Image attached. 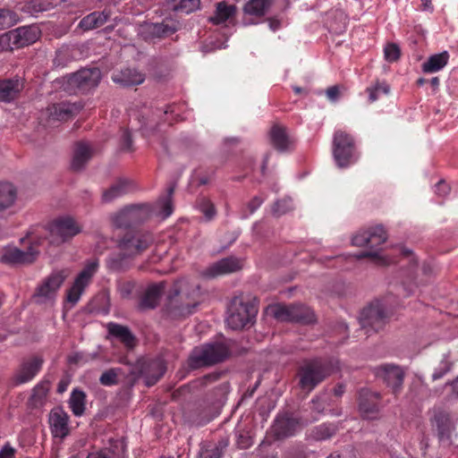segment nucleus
Returning a JSON list of instances; mask_svg holds the SVG:
<instances>
[{"label": "nucleus", "instance_id": "39", "mask_svg": "<svg viewBox=\"0 0 458 458\" xmlns=\"http://www.w3.org/2000/svg\"><path fill=\"white\" fill-rule=\"evenodd\" d=\"M52 4L47 0H30L21 7V10L30 15L37 16L39 13L50 10Z\"/></svg>", "mask_w": 458, "mask_h": 458}, {"label": "nucleus", "instance_id": "27", "mask_svg": "<svg viewBox=\"0 0 458 458\" xmlns=\"http://www.w3.org/2000/svg\"><path fill=\"white\" fill-rule=\"evenodd\" d=\"M95 153L94 148L86 141H78L74 147L72 169L81 171Z\"/></svg>", "mask_w": 458, "mask_h": 458}, {"label": "nucleus", "instance_id": "42", "mask_svg": "<svg viewBox=\"0 0 458 458\" xmlns=\"http://www.w3.org/2000/svg\"><path fill=\"white\" fill-rule=\"evenodd\" d=\"M50 390V381L47 379L41 380L37 384L31 394V401L34 405H42Z\"/></svg>", "mask_w": 458, "mask_h": 458}, {"label": "nucleus", "instance_id": "18", "mask_svg": "<svg viewBox=\"0 0 458 458\" xmlns=\"http://www.w3.org/2000/svg\"><path fill=\"white\" fill-rule=\"evenodd\" d=\"M381 395L369 389H361L359 396V409L365 419H374L379 411Z\"/></svg>", "mask_w": 458, "mask_h": 458}, {"label": "nucleus", "instance_id": "28", "mask_svg": "<svg viewBox=\"0 0 458 458\" xmlns=\"http://www.w3.org/2000/svg\"><path fill=\"white\" fill-rule=\"evenodd\" d=\"M23 89L22 81L18 78L0 80V101L10 103L16 99Z\"/></svg>", "mask_w": 458, "mask_h": 458}, {"label": "nucleus", "instance_id": "52", "mask_svg": "<svg viewBox=\"0 0 458 458\" xmlns=\"http://www.w3.org/2000/svg\"><path fill=\"white\" fill-rule=\"evenodd\" d=\"M355 258L357 259L369 258L377 265H387L389 263L386 258L381 256L377 251H360L355 255Z\"/></svg>", "mask_w": 458, "mask_h": 458}, {"label": "nucleus", "instance_id": "36", "mask_svg": "<svg viewBox=\"0 0 458 458\" xmlns=\"http://www.w3.org/2000/svg\"><path fill=\"white\" fill-rule=\"evenodd\" d=\"M15 187L9 182H0V211L12 207L16 199Z\"/></svg>", "mask_w": 458, "mask_h": 458}, {"label": "nucleus", "instance_id": "63", "mask_svg": "<svg viewBox=\"0 0 458 458\" xmlns=\"http://www.w3.org/2000/svg\"><path fill=\"white\" fill-rule=\"evenodd\" d=\"M326 94H327V97L328 98V99H330L332 101H335L340 95L339 87L336 85L329 87L327 89Z\"/></svg>", "mask_w": 458, "mask_h": 458}, {"label": "nucleus", "instance_id": "23", "mask_svg": "<svg viewBox=\"0 0 458 458\" xmlns=\"http://www.w3.org/2000/svg\"><path fill=\"white\" fill-rule=\"evenodd\" d=\"M48 420L54 437L64 438L69 434V416L62 408H54Z\"/></svg>", "mask_w": 458, "mask_h": 458}, {"label": "nucleus", "instance_id": "45", "mask_svg": "<svg viewBox=\"0 0 458 458\" xmlns=\"http://www.w3.org/2000/svg\"><path fill=\"white\" fill-rule=\"evenodd\" d=\"M72 60V49L68 47H63L55 52L53 61L55 67H64Z\"/></svg>", "mask_w": 458, "mask_h": 458}, {"label": "nucleus", "instance_id": "51", "mask_svg": "<svg viewBox=\"0 0 458 458\" xmlns=\"http://www.w3.org/2000/svg\"><path fill=\"white\" fill-rule=\"evenodd\" d=\"M384 55L387 62L394 63L400 58L401 50L396 44L389 43L385 47Z\"/></svg>", "mask_w": 458, "mask_h": 458}, {"label": "nucleus", "instance_id": "8", "mask_svg": "<svg viewBox=\"0 0 458 458\" xmlns=\"http://www.w3.org/2000/svg\"><path fill=\"white\" fill-rule=\"evenodd\" d=\"M50 242L61 244L81 232V226L72 216H65L55 219L48 225Z\"/></svg>", "mask_w": 458, "mask_h": 458}, {"label": "nucleus", "instance_id": "47", "mask_svg": "<svg viewBox=\"0 0 458 458\" xmlns=\"http://www.w3.org/2000/svg\"><path fill=\"white\" fill-rule=\"evenodd\" d=\"M453 363L447 358H444L435 369L432 374V380L436 381L444 377L448 372H450Z\"/></svg>", "mask_w": 458, "mask_h": 458}, {"label": "nucleus", "instance_id": "30", "mask_svg": "<svg viewBox=\"0 0 458 458\" xmlns=\"http://www.w3.org/2000/svg\"><path fill=\"white\" fill-rule=\"evenodd\" d=\"M109 335L119 340L127 348H132L136 344V337L126 326L114 322H109L106 325Z\"/></svg>", "mask_w": 458, "mask_h": 458}, {"label": "nucleus", "instance_id": "2", "mask_svg": "<svg viewBox=\"0 0 458 458\" xmlns=\"http://www.w3.org/2000/svg\"><path fill=\"white\" fill-rule=\"evenodd\" d=\"M229 354V350L225 344L221 343L208 344L196 347L192 351L189 358V366L193 369L211 366L225 360Z\"/></svg>", "mask_w": 458, "mask_h": 458}, {"label": "nucleus", "instance_id": "46", "mask_svg": "<svg viewBox=\"0 0 458 458\" xmlns=\"http://www.w3.org/2000/svg\"><path fill=\"white\" fill-rule=\"evenodd\" d=\"M174 10L182 11L185 13H190L199 9L200 5L199 0H174Z\"/></svg>", "mask_w": 458, "mask_h": 458}, {"label": "nucleus", "instance_id": "19", "mask_svg": "<svg viewBox=\"0 0 458 458\" xmlns=\"http://www.w3.org/2000/svg\"><path fill=\"white\" fill-rule=\"evenodd\" d=\"M242 267V262L240 259L236 257H227L222 259L209 267H208L203 271V276L206 277H216L219 276H224L231 273H234L240 270Z\"/></svg>", "mask_w": 458, "mask_h": 458}, {"label": "nucleus", "instance_id": "12", "mask_svg": "<svg viewBox=\"0 0 458 458\" xmlns=\"http://www.w3.org/2000/svg\"><path fill=\"white\" fill-rule=\"evenodd\" d=\"M98 267V260L88 262L84 268L76 276L72 285L67 290L66 301L72 306L81 299V294L91 282L94 275L97 273Z\"/></svg>", "mask_w": 458, "mask_h": 458}, {"label": "nucleus", "instance_id": "58", "mask_svg": "<svg viewBox=\"0 0 458 458\" xmlns=\"http://www.w3.org/2000/svg\"><path fill=\"white\" fill-rule=\"evenodd\" d=\"M16 450L6 443L0 450V458H15Z\"/></svg>", "mask_w": 458, "mask_h": 458}, {"label": "nucleus", "instance_id": "16", "mask_svg": "<svg viewBox=\"0 0 458 458\" xmlns=\"http://www.w3.org/2000/svg\"><path fill=\"white\" fill-rule=\"evenodd\" d=\"M386 239L387 234L384 227L377 225L356 233L352 239V243L358 247L369 246L374 248L386 242Z\"/></svg>", "mask_w": 458, "mask_h": 458}, {"label": "nucleus", "instance_id": "50", "mask_svg": "<svg viewBox=\"0 0 458 458\" xmlns=\"http://www.w3.org/2000/svg\"><path fill=\"white\" fill-rule=\"evenodd\" d=\"M118 370L116 369H110L102 373L99 377L101 385L106 386H111L117 384Z\"/></svg>", "mask_w": 458, "mask_h": 458}, {"label": "nucleus", "instance_id": "22", "mask_svg": "<svg viewBox=\"0 0 458 458\" xmlns=\"http://www.w3.org/2000/svg\"><path fill=\"white\" fill-rule=\"evenodd\" d=\"M136 189V184L133 181L129 179H119L114 182L108 189L102 192V202L110 203L114 199L133 191Z\"/></svg>", "mask_w": 458, "mask_h": 458}, {"label": "nucleus", "instance_id": "17", "mask_svg": "<svg viewBox=\"0 0 458 458\" xmlns=\"http://www.w3.org/2000/svg\"><path fill=\"white\" fill-rule=\"evenodd\" d=\"M100 79L101 72L98 68L82 69L72 74L71 84L81 92H88L98 85Z\"/></svg>", "mask_w": 458, "mask_h": 458}, {"label": "nucleus", "instance_id": "14", "mask_svg": "<svg viewBox=\"0 0 458 458\" xmlns=\"http://www.w3.org/2000/svg\"><path fill=\"white\" fill-rule=\"evenodd\" d=\"M44 359L38 355H33L22 360L13 375L16 385H21L31 381L41 370Z\"/></svg>", "mask_w": 458, "mask_h": 458}, {"label": "nucleus", "instance_id": "6", "mask_svg": "<svg viewBox=\"0 0 458 458\" xmlns=\"http://www.w3.org/2000/svg\"><path fill=\"white\" fill-rule=\"evenodd\" d=\"M389 312L379 301L371 302L364 308L360 316V324L366 334L377 332L384 328L389 319Z\"/></svg>", "mask_w": 458, "mask_h": 458}, {"label": "nucleus", "instance_id": "13", "mask_svg": "<svg viewBox=\"0 0 458 458\" xmlns=\"http://www.w3.org/2000/svg\"><path fill=\"white\" fill-rule=\"evenodd\" d=\"M39 251L34 243L27 250H21L15 246H7L1 251L0 260L9 265H26L34 262Z\"/></svg>", "mask_w": 458, "mask_h": 458}, {"label": "nucleus", "instance_id": "35", "mask_svg": "<svg viewBox=\"0 0 458 458\" xmlns=\"http://www.w3.org/2000/svg\"><path fill=\"white\" fill-rule=\"evenodd\" d=\"M132 259H134L132 256L125 255V251L119 250V252L113 253L108 257L106 266L112 271L123 272L130 267Z\"/></svg>", "mask_w": 458, "mask_h": 458}, {"label": "nucleus", "instance_id": "60", "mask_svg": "<svg viewBox=\"0 0 458 458\" xmlns=\"http://www.w3.org/2000/svg\"><path fill=\"white\" fill-rule=\"evenodd\" d=\"M445 386L450 390L449 398L458 399V377L453 381L446 383Z\"/></svg>", "mask_w": 458, "mask_h": 458}, {"label": "nucleus", "instance_id": "21", "mask_svg": "<svg viewBox=\"0 0 458 458\" xmlns=\"http://www.w3.org/2000/svg\"><path fill=\"white\" fill-rule=\"evenodd\" d=\"M271 145L279 152L292 150L294 146V139L288 134L285 127L275 124L269 131Z\"/></svg>", "mask_w": 458, "mask_h": 458}, {"label": "nucleus", "instance_id": "33", "mask_svg": "<svg viewBox=\"0 0 458 458\" xmlns=\"http://www.w3.org/2000/svg\"><path fill=\"white\" fill-rule=\"evenodd\" d=\"M111 12L105 9L102 12H93L83 17L79 27L83 30H90L102 26L110 17Z\"/></svg>", "mask_w": 458, "mask_h": 458}, {"label": "nucleus", "instance_id": "48", "mask_svg": "<svg viewBox=\"0 0 458 458\" xmlns=\"http://www.w3.org/2000/svg\"><path fill=\"white\" fill-rule=\"evenodd\" d=\"M17 21L14 12L8 9H0V30L12 26Z\"/></svg>", "mask_w": 458, "mask_h": 458}, {"label": "nucleus", "instance_id": "43", "mask_svg": "<svg viewBox=\"0 0 458 458\" xmlns=\"http://www.w3.org/2000/svg\"><path fill=\"white\" fill-rule=\"evenodd\" d=\"M370 103L377 101L381 94L387 95L390 92V86L386 81H377L373 85L367 88Z\"/></svg>", "mask_w": 458, "mask_h": 458}, {"label": "nucleus", "instance_id": "24", "mask_svg": "<svg viewBox=\"0 0 458 458\" xmlns=\"http://www.w3.org/2000/svg\"><path fill=\"white\" fill-rule=\"evenodd\" d=\"M81 106L76 103L61 102L49 106L47 113L51 119L66 121L77 114Z\"/></svg>", "mask_w": 458, "mask_h": 458}, {"label": "nucleus", "instance_id": "20", "mask_svg": "<svg viewBox=\"0 0 458 458\" xmlns=\"http://www.w3.org/2000/svg\"><path fill=\"white\" fill-rule=\"evenodd\" d=\"M301 428L300 420L288 414L278 415L272 427L273 432L277 438L291 437Z\"/></svg>", "mask_w": 458, "mask_h": 458}, {"label": "nucleus", "instance_id": "53", "mask_svg": "<svg viewBox=\"0 0 458 458\" xmlns=\"http://www.w3.org/2000/svg\"><path fill=\"white\" fill-rule=\"evenodd\" d=\"M174 187H169L167 190V197L162 203V216L166 218L173 213L172 195L174 193Z\"/></svg>", "mask_w": 458, "mask_h": 458}, {"label": "nucleus", "instance_id": "5", "mask_svg": "<svg viewBox=\"0 0 458 458\" xmlns=\"http://www.w3.org/2000/svg\"><path fill=\"white\" fill-rule=\"evenodd\" d=\"M151 215L148 204H133L124 207L111 216L112 224L120 229H128L137 226L147 221Z\"/></svg>", "mask_w": 458, "mask_h": 458}, {"label": "nucleus", "instance_id": "40", "mask_svg": "<svg viewBox=\"0 0 458 458\" xmlns=\"http://www.w3.org/2000/svg\"><path fill=\"white\" fill-rule=\"evenodd\" d=\"M196 208L203 214L207 222L213 220L217 213L215 204L205 196H199L196 199Z\"/></svg>", "mask_w": 458, "mask_h": 458}, {"label": "nucleus", "instance_id": "54", "mask_svg": "<svg viewBox=\"0 0 458 458\" xmlns=\"http://www.w3.org/2000/svg\"><path fill=\"white\" fill-rule=\"evenodd\" d=\"M290 202L286 199L276 201L272 207V213L274 216H280L285 214L290 209Z\"/></svg>", "mask_w": 458, "mask_h": 458}, {"label": "nucleus", "instance_id": "31", "mask_svg": "<svg viewBox=\"0 0 458 458\" xmlns=\"http://www.w3.org/2000/svg\"><path fill=\"white\" fill-rule=\"evenodd\" d=\"M237 8L234 4H230L225 1L216 4L214 14L208 18L209 22L214 25H221L234 18Z\"/></svg>", "mask_w": 458, "mask_h": 458}, {"label": "nucleus", "instance_id": "3", "mask_svg": "<svg viewBox=\"0 0 458 458\" xmlns=\"http://www.w3.org/2000/svg\"><path fill=\"white\" fill-rule=\"evenodd\" d=\"M333 156L337 165L340 167H347L356 162L358 157L352 135L343 130L335 131L333 137Z\"/></svg>", "mask_w": 458, "mask_h": 458}, {"label": "nucleus", "instance_id": "59", "mask_svg": "<svg viewBox=\"0 0 458 458\" xmlns=\"http://www.w3.org/2000/svg\"><path fill=\"white\" fill-rule=\"evenodd\" d=\"M149 32L157 38L165 37L164 23H152L148 27Z\"/></svg>", "mask_w": 458, "mask_h": 458}, {"label": "nucleus", "instance_id": "34", "mask_svg": "<svg viewBox=\"0 0 458 458\" xmlns=\"http://www.w3.org/2000/svg\"><path fill=\"white\" fill-rule=\"evenodd\" d=\"M273 4L274 0H249L243 6V13L260 18L268 12Z\"/></svg>", "mask_w": 458, "mask_h": 458}, {"label": "nucleus", "instance_id": "9", "mask_svg": "<svg viewBox=\"0 0 458 458\" xmlns=\"http://www.w3.org/2000/svg\"><path fill=\"white\" fill-rule=\"evenodd\" d=\"M68 276L65 269L52 272L36 289L33 299L37 303H47L55 300L58 290Z\"/></svg>", "mask_w": 458, "mask_h": 458}, {"label": "nucleus", "instance_id": "7", "mask_svg": "<svg viewBox=\"0 0 458 458\" xmlns=\"http://www.w3.org/2000/svg\"><path fill=\"white\" fill-rule=\"evenodd\" d=\"M153 242L154 237L148 232H128L118 242V249L125 251V255L135 258L148 250Z\"/></svg>", "mask_w": 458, "mask_h": 458}, {"label": "nucleus", "instance_id": "56", "mask_svg": "<svg viewBox=\"0 0 458 458\" xmlns=\"http://www.w3.org/2000/svg\"><path fill=\"white\" fill-rule=\"evenodd\" d=\"M134 289V283L126 281L120 283L118 285V291L123 298H128Z\"/></svg>", "mask_w": 458, "mask_h": 458}, {"label": "nucleus", "instance_id": "57", "mask_svg": "<svg viewBox=\"0 0 458 458\" xmlns=\"http://www.w3.org/2000/svg\"><path fill=\"white\" fill-rule=\"evenodd\" d=\"M140 123H141V129L145 132L148 131H155L157 130V125H156L155 118L152 117L150 119H145L144 116H142V121L140 120Z\"/></svg>", "mask_w": 458, "mask_h": 458}, {"label": "nucleus", "instance_id": "15", "mask_svg": "<svg viewBox=\"0 0 458 458\" xmlns=\"http://www.w3.org/2000/svg\"><path fill=\"white\" fill-rule=\"evenodd\" d=\"M430 423L434 430L437 431L440 442H448L451 437V432L454 428L450 413L440 407H435L432 410Z\"/></svg>", "mask_w": 458, "mask_h": 458}, {"label": "nucleus", "instance_id": "41", "mask_svg": "<svg viewBox=\"0 0 458 458\" xmlns=\"http://www.w3.org/2000/svg\"><path fill=\"white\" fill-rule=\"evenodd\" d=\"M86 394L84 392L74 389L69 400V406L75 416H81L85 410Z\"/></svg>", "mask_w": 458, "mask_h": 458}, {"label": "nucleus", "instance_id": "29", "mask_svg": "<svg viewBox=\"0 0 458 458\" xmlns=\"http://www.w3.org/2000/svg\"><path fill=\"white\" fill-rule=\"evenodd\" d=\"M112 80L123 87H131L141 84L145 81V75L136 69L126 68L113 73Z\"/></svg>", "mask_w": 458, "mask_h": 458}, {"label": "nucleus", "instance_id": "49", "mask_svg": "<svg viewBox=\"0 0 458 458\" xmlns=\"http://www.w3.org/2000/svg\"><path fill=\"white\" fill-rule=\"evenodd\" d=\"M14 48H16V43L13 30L0 35V51H8Z\"/></svg>", "mask_w": 458, "mask_h": 458}, {"label": "nucleus", "instance_id": "26", "mask_svg": "<svg viewBox=\"0 0 458 458\" xmlns=\"http://www.w3.org/2000/svg\"><path fill=\"white\" fill-rule=\"evenodd\" d=\"M16 48L27 47L39 39L41 31L36 25L19 27L13 30Z\"/></svg>", "mask_w": 458, "mask_h": 458}, {"label": "nucleus", "instance_id": "38", "mask_svg": "<svg viewBox=\"0 0 458 458\" xmlns=\"http://www.w3.org/2000/svg\"><path fill=\"white\" fill-rule=\"evenodd\" d=\"M337 428L334 424L323 423L314 427L310 433V437L316 441H323L332 437L336 433Z\"/></svg>", "mask_w": 458, "mask_h": 458}, {"label": "nucleus", "instance_id": "32", "mask_svg": "<svg viewBox=\"0 0 458 458\" xmlns=\"http://www.w3.org/2000/svg\"><path fill=\"white\" fill-rule=\"evenodd\" d=\"M182 303L179 309V314L188 316L194 312L195 308L200 301V289L199 285H194L188 293H184L181 297Z\"/></svg>", "mask_w": 458, "mask_h": 458}, {"label": "nucleus", "instance_id": "11", "mask_svg": "<svg viewBox=\"0 0 458 458\" xmlns=\"http://www.w3.org/2000/svg\"><path fill=\"white\" fill-rule=\"evenodd\" d=\"M273 313L276 319L282 321L302 324H310L315 321L314 312L309 307L301 304L277 305L273 308Z\"/></svg>", "mask_w": 458, "mask_h": 458}, {"label": "nucleus", "instance_id": "61", "mask_svg": "<svg viewBox=\"0 0 458 458\" xmlns=\"http://www.w3.org/2000/svg\"><path fill=\"white\" fill-rule=\"evenodd\" d=\"M123 149L131 151L132 150V140L131 133L128 130H125L123 133Z\"/></svg>", "mask_w": 458, "mask_h": 458}, {"label": "nucleus", "instance_id": "4", "mask_svg": "<svg viewBox=\"0 0 458 458\" xmlns=\"http://www.w3.org/2000/svg\"><path fill=\"white\" fill-rule=\"evenodd\" d=\"M328 375L327 367L321 360H308L298 369L299 385L301 389L310 392Z\"/></svg>", "mask_w": 458, "mask_h": 458}, {"label": "nucleus", "instance_id": "64", "mask_svg": "<svg viewBox=\"0 0 458 458\" xmlns=\"http://www.w3.org/2000/svg\"><path fill=\"white\" fill-rule=\"evenodd\" d=\"M263 199L258 196L254 197L248 204L250 213L255 212L262 204Z\"/></svg>", "mask_w": 458, "mask_h": 458}, {"label": "nucleus", "instance_id": "55", "mask_svg": "<svg viewBox=\"0 0 458 458\" xmlns=\"http://www.w3.org/2000/svg\"><path fill=\"white\" fill-rule=\"evenodd\" d=\"M219 376L220 375L218 373L208 374V375L204 376L203 377H200L198 380H196L195 382H193L194 387L206 386L209 383L216 381L219 378Z\"/></svg>", "mask_w": 458, "mask_h": 458}, {"label": "nucleus", "instance_id": "10", "mask_svg": "<svg viewBox=\"0 0 458 458\" xmlns=\"http://www.w3.org/2000/svg\"><path fill=\"white\" fill-rule=\"evenodd\" d=\"M376 377L391 388L394 395L399 394L403 390V385L405 377L404 369L396 364L385 363L373 369Z\"/></svg>", "mask_w": 458, "mask_h": 458}, {"label": "nucleus", "instance_id": "44", "mask_svg": "<svg viewBox=\"0 0 458 458\" xmlns=\"http://www.w3.org/2000/svg\"><path fill=\"white\" fill-rule=\"evenodd\" d=\"M149 369L156 371L155 374H147L146 375V385L151 386L155 385L165 374V366L160 360L153 361L149 365Z\"/></svg>", "mask_w": 458, "mask_h": 458}, {"label": "nucleus", "instance_id": "62", "mask_svg": "<svg viewBox=\"0 0 458 458\" xmlns=\"http://www.w3.org/2000/svg\"><path fill=\"white\" fill-rule=\"evenodd\" d=\"M449 186L445 181H439L435 186V191L440 196H445L449 192Z\"/></svg>", "mask_w": 458, "mask_h": 458}, {"label": "nucleus", "instance_id": "37", "mask_svg": "<svg viewBox=\"0 0 458 458\" xmlns=\"http://www.w3.org/2000/svg\"><path fill=\"white\" fill-rule=\"evenodd\" d=\"M448 59L449 55L446 51L433 55L422 64V71L424 72H438L447 64Z\"/></svg>", "mask_w": 458, "mask_h": 458}, {"label": "nucleus", "instance_id": "1", "mask_svg": "<svg viewBox=\"0 0 458 458\" xmlns=\"http://www.w3.org/2000/svg\"><path fill=\"white\" fill-rule=\"evenodd\" d=\"M258 314L255 301H244L242 297H234L228 307L226 323L233 330H240L248 324H252Z\"/></svg>", "mask_w": 458, "mask_h": 458}, {"label": "nucleus", "instance_id": "25", "mask_svg": "<svg viewBox=\"0 0 458 458\" xmlns=\"http://www.w3.org/2000/svg\"><path fill=\"white\" fill-rule=\"evenodd\" d=\"M165 289V283L150 284L140 299L139 309L141 310L155 309Z\"/></svg>", "mask_w": 458, "mask_h": 458}]
</instances>
